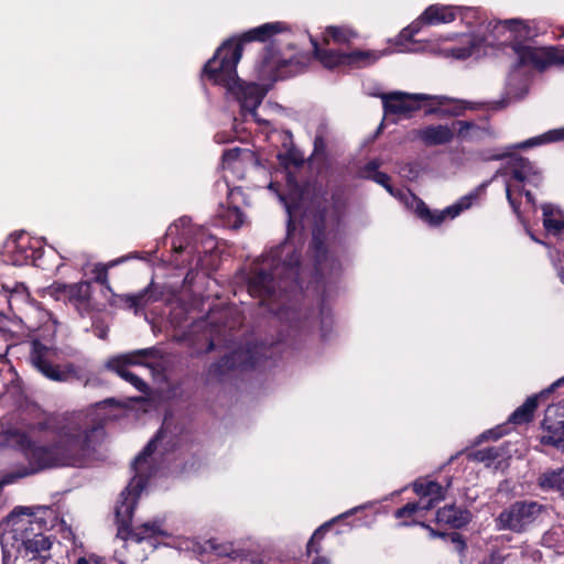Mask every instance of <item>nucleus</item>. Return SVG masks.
<instances>
[{
	"mask_svg": "<svg viewBox=\"0 0 564 564\" xmlns=\"http://www.w3.org/2000/svg\"><path fill=\"white\" fill-rule=\"evenodd\" d=\"M36 429L56 434L53 443L32 445L26 449V457L32 468L23 467L4 475L0 480V490L15 480L32 475L37 470L54 467H86L105 435L101 423L94 422L87 415L55 416L50 415L37 422Z\"/></svg>",
	"mask_w": 564,
	"mask_h": 564,
	"instance_id": "1",
	"label": "nucleus"
},
{
	"mask_svg": "<svg viewBox=\"0 0 564 564\" xmlns=\"http://www.w3.org/2000/svg\"><path fill=\"white\" fill-rule=\"evenodd\" d=\"M282 250L279 248L264 257L257 264L248 279V291L251 296L260 299L261 305H268L269 311L281 322L289 324L292 332L301 327L311 328L307 316L302 319V313L291 304V293L297 291L300 273V253L292 251L281 261Z\"/></svg>",
	"mask_w": 564,
	"mask_h": 564,
	"instance_id": "2",
	"label": "nucleus"
},
{
	"mask_svg": "<svg viewBox=\"0 0 564 564\" xmlns=\"http://www.w3.org/2000/svg\"><path fill=\"white\" fill-rule=\"evenodd\" d=\"M242 55V44L225 42L204 66V74L217 85H223L240 104L241 110L256 116L258 106L267 91L256 83L241 80L237 75V64Z\"/></svg>",
	"mask_w": 564,
	"mask_h": 564,
	"instance_id": "3",
	"label": "nucleus"
},
{
	"mask_svg": "<svg viewBox=\"0 0 564 564\" xmlns=\"http://www.w3.org/2000/svg\"><path fill=\"white\" fill-rule=\"evenodd\" d=\"M162 434L163 432L159 431L155 437L148 443L144 449L132 463L135 476L128 487L121 492V499L118 501L116 507L117 536L121 540H132L139 543L145 539L163 533L161 530V522L158 520L148 521L138 527L131 528V520L138 497L147 482V479L143 476V465L156 449L158 442L161 440Z\"/></svg>",
	"mask_w": 564,
	"mask_h": 564,
	"instance_id": "4",
	"label": "nucleus"
},
{
	"mask_svg": "<svg viewBox=\"0 0 564 564\" xmlns=\"http://www.w3.org/2000/svg\"><path fill=\"white\" fill-rule=\"evenodd\" d=\"M268 348L264 344H247L232 352L225 355L220 360L209 367V375L221 377L231 370H247L261 364L263 358H268Z\"/></svg>",
	"mask_w": 564,
	"mask_h": 564,
	"instance_id": "5",
	"label": "nucleus"
},
{
	"mask_svg": "<svg viewBox=\"0 0 564 564\" xmlns=\"http://www.w3.org/2000/svg\"><path fill=\"white\" fill-rule=\"evenodd\" d=\"M46 355L47 348L44 345L34 341L29 360L30 364L45 378L57 382L77 380L83 381L85 386L88 384L89 378L83 373L79 367L72 362L65 364L64 366L53 365L46 358Z\"/></svg>",
	"mask_w": 564,
	"mask_h": 564,
	"instance_id": "6",
	"label": "nucleus"
},
{
	"mask_svg": "<svg viewBox=\"0 0 564 564\" xmlns=\"http://www.w3.org/2000/svg\"><path fill=\"white\" fill-rule=\"evenodd\" d=\"M31 508L19 507L15 508L9 516V523H11V530L6 534L7 539H12L15 542H20V546L26 545V540H35L43 533L45 522L33 518Z\"/></svg>",
	"mask_w": 564,
	"mask_h": 564,
	"instance_id": "7",
	"label": "nucleus"
},
{
	"mask_svg": "<svg viewBox=\"0 0 564 564\" xmlns=\"http://www.w3.org/2000/svg\"><path fill=\"white\" fill-rule=\"evenodd\" d=\"M541 511L542 506L535 501H516L499 514L498 528L521 532L538 518Z\"/></svg>",
	"mask_w": 564,
	"mask_h": 564,
	"instance_id": "8",
	"label": "nucleus"
},
{
	"mask_svg": "<svg viewBox=\"0 0 564 564\" xmlns=\"http://www.w3.org/2000/svg\"><path fill=\"white\" fill-rule=\"evenodd\" d=\"M512 47L518 55L517 67L533 65L538 69L543 70L551 64L564 65V53H560L555 47L534 48L520 43L514 44Z\"/></svg>",
	"mask_w": 564,
	"mask_h": 564,
	"instance_id": "9",
	"label": "nucleus"
},
{
	"mask_svg": "<svg viewBox=\"0 0 564 564\" xmlns=\"http://www.w3.org/2000/svg\"><path fill=\"white\" fill-rule=\"evenodd\" d=\"M542 427L546 434L542 436L541 442L564 452V403L546 408Z\"/></svg>",
	"mask_w": 564,
	"mask_h": 564,
	"instance_id": "10",
	"label": "nucleus"
},
{
	"mask_svg": "<svg viewBox=\"0 0 564 564\" xmlns=\"http://www.w3.org/2000/svg\"><path fill=\"white\" fill-rule=\"evenodd\" d=\"M386 113L408 116L420 108V101L432 99L429 95L391 93L381 95Z\"/></svg>",
	"mask_w": 564,
	"mask_h": 564,
	"instance_id": "11",
	"label": "nucleus"
},
{
	"mask_svg": "<svg viewBox=\"0 0 564 564\" xmlns=\"http://www.w3.org/2000/svg\"><path fill=\"white\" fill-rule=\"evenodd\" d=\"M75 306L80 315L89 313L93 310L91 304V282L80 281L66 288V299Z\"/></svg>",
	"mask_w": 564,
	"mask_h": 564,
	"instance_id": "12",
	"label": "nucleus"
},
{
	"mask_svg": "<svg viewBox=\"0 0 564 564\" xmlns=\"http://www.w3.org/2000/svg\"><path fill=\"white\" fill-rule=\"evenodd\" d=\"M468 199V197H465L459 204L449 206L442 212L435 213H432L423 202H420L416 206V214L421 219L429 223L430 225L437 226L442 224L446 217L454 218L459 215L463 209L469 207V203L467 202Z\"/></svg>",
	"mask_w": 564,
	"mask_h": 564,
	"instance_id": "13",
	"label": "nucleus"
},
{
	"mask_svg": "<svg viewBox=\"0 0 564 564\" xmlns=\"http://www.w3.org/2000/svg\"><path fill=\"white\" fill-rule=\"evenodd\" d=\"M471 512L456 505H447L436 512L438 523H445L454 529H462L471 521Z\"/></svg>",
	"mask_w": 564,
	"mask_h": 564,
	"instance_id": "14",
	"label": "nucleus"
},
{
	"mask_svg": "<svg viewBox=\"0 0 564 564\" xmlns=\"http://www.w3.org/2000/svg\"><path fill=\"white\" fill-rule=\"evenodd\" d=\"M413 132L426 147L447 144L454 139V132L443 124L429 126Z\"/></svg>",
	"mask_w": 564,
	"mask_h": 564,
	"instance_id": "15",
	"label": "nucleus"
},
{
	"mask_svg": "<svg viewBox=\"0 0 564 564\" xmlns=\"http://www.w3.org/2000/svg\"><path fill=\"white\" fill-rule=\"evenodd\" d=\"M326 236L324 229L316 227L313 230L311 249L315 261V271L318 275L325 274V262L327 261V249L325 246Z\"/></svg>",
	"mask_w": 564,
	"mask_h": 564,
	"instance_id": "16",
	"label": "nucleus"
},
{
	"mask_svg": "<svg viewBox=\"0 0 564 564\" xmlns=\"http://www.w3.org/2000/svg\"><path fill=\"white\" fill-rule=\"evenodd\" d=\"M160 356V351L154 348H145V349H138L132 352L119 355L116 357L110 358L109 360H119L121 361L122 366H133V365H144L147 367H151L150 364L144 362L145 359L149 358H158Z\"/></svg>",
	"mask_w": 564,
	"mask_h": 564,
	"instance_id": "17",
	"label": "nucleus"
},
{
	"mask_svg": "<svg viewBox=\"0 0 564 564\" xmlns=\"http://www.w3.org/2000/svg\"><path fill=\"white\" fill-rule=\"evenodd\" d=\"M52 547V541L48 536H45L43 533L37 536L35 540H26V545L24 546L25 553L31 554V560L39 558L45 562L51 557L50 550Z\"/></svg>",
	"mask_w": 564,
	"mask_h": 564,
	"instance_id": "18",
	"label": "nucleus"
},
{
	"mask_svg": "<svg viewBox=\"0 0 564 564\" xmlns=\"http://www.w3.org/2000/svg\"><path fill=\"white\" fill-rule=\"evenodd\" d=\"M106 369L116 372L120 378L131 383L138 391L147 392V383L137 375L129 371L119 360H108L105 365Z\"/></svg>",
	"mask_w": 564,
	"mask_h": 564,
	"instance_id": "19",
	"label": "nucleus"
},
{
	"mask_svg": "<svg viewBox=\"0 0 564 564\" xmlns=\"http://www.w3.org/2000/svg\"><path fill=\"white\" fill-rule=\"evenodd\" d=\"M455 19L452 9L447 7L431 6L421 17V20L429 24L448 23Z\"/></svg>",
	"mask_w": 564,
	"mask_h": 564,
	"instance_id": "20",
	"label": "nucleus"
},
{
	"mask_svg": "<svg viewBox=\"0 0 564 564\" xmlns=\"http://www.w3.org/2000/svg\"><path fill=\"white\" fill-rule=\"evenodd\" d=\"M538 406V395L530 397L525 402L519 406L509 417V422L514 424H522L530 422L533 417V412Z\"/></svg>",
	"mask_w": 564,
	"mask_h": 564,
	"instance_id": "21",
	"label": "nucleus"
},
{
	"mask_svg": "<svg viewBox=\"0 0 564 564\" xmlns=\"http://www.w3.org/2000/svg\"><path fill=\"white\" fill-rule=\"evenodd\" d=\"M315 55L327 68H334L338 65H346L345 53L332 50H321L316 42H313Z\"/></svg>",
	"mask_w": 564,
	"mask_h": 564,
	"instance_id": "22",
	"label": "nucleus"
},
{
	"mask_svg": "<svg viewBox=\"0 0 564 564\" xmlns=\"http://www.w3.org/2000/svg\"><path fill=\"white\" fill-rule=\"evenodd\" d=\"M542 488L555 489L564 492V466L556 470L546 471L539 478Z\"/></svg>",
	"mask_w": 564,
	"mask_h": 564,
	"instance_id": "23",
	"label": "nucleus"
},
{
	"mask_svg": "<svg viewBox=\"0 0 564 564\" xmlns=\"http://www.w3.org/2000/svg\"><path fill=\"white\" fill-rule=\"evenodd\" d=\"M138 301L139 308L145 307L148 304L156 302L162 299L163 290L160 285L151 281V283L142 291L134 294Z\"/></svg>",
	"mask_w": 564,
	"mask_h": 564,
	"instance_id": "24",
	"label": "nucleus"
},
{
	"mask_svg": "<svg viewBox=\"0 0 564 564\" xmlns=\"http://www.w3.org/2000/svg\"><path fill=\"white\" fill-rule=\"evenodd\" d=\"M281 23H265L259 28H256L249 32H247L242 40L243 41H265L267 39L271 37L273 34L281 31Z\"/></svg>",
	"mask_w": 564,
	"mask_h": 564,
	"instance_id": "25",
	"label": "nucleus"
},
{
	"mask_svg": "<svg viewBox=\"0 0 564 564\" xmlns=\"http://www.w3.org/2000/svg\"><path fill=\"white\" fill-rule=\"evenodd\" d=\"M502 30L518 33L519 36H527L528 31L523 25V22L518 19H510L505 21H496L492 26V33L495 36H499Z\"/></svg>",
	"mask_w": 564,
	"mask_h": 564,
	"instance_id": "26",
	"label": "nucleus"
},
{
	"mask_svg": "<svg viewBox=\"0 0 564 564\" xmlns=\"http://www.w3.org/2000/svg\"><path fill=\"white\" fill-rule=\"evenodd\" d=\"M502 451L500 447H487L478 451H474L467 454V458L473 462L486 463L489 465L491 462L501 457Z\"/></svg>",
	"mask_w": 564,
	"mask_h": 564,
	"instance_id": "27",
	"label": "nucleus"
},
{
	"mask_svg": "<svg viewBox=\"0 0 564 564\" xmlns=\"http://www.w3.org/2000/svg\"><path fill=\"white\" fill-rule=\"evenodd\" d=\"M346 65H368L377 59L375 53L370 51H354L351 53H345Z\"/></svg>",
	"mask_w": 564,
	"mask_h": 564,
	"instance_id": "28",
	"label": "nucleus"
},
{
	"mask_svg": "<svg viewBox=\"0 0 564 564\" xmlns=\"http://www.w3.org/2000/svg\"><path fill=\"white\" fill-rule=\"evenodd\" d=\"M327 35H329L336 43H348L351 39L357 36V33L346 26H328L326 29Z\"/></svg>",
	"mask_w": 564,
	"mask_h": 564,
	"instance_id": "29",
	"label": "nucleus"
},
{
	"mask_svg": "<svg viewBox=\"0 0 564 564\" xmlns=\"http://www.w3.org/2000/svg\"><path fill=\"white\" fill-rule=\"evenodd\" d=\"M434 98L437 100V104L440 106H444L448 102H457L458 105L452 111L453 116H462L467 108L468 109H478L481 106L480 104H473V102H467V101H463V100H455V99H452L446 96H440V97H434Z\"/></svg>",
	"mask_w": 564,
	"mask_h": 564,
	"instance_id": "30",
	"label": "nucleus"
},
{
	"mask_svg": "<svg viewBox=\"0 0 564 564\" xmlns=\"http://www.w3.org/2000/svg\"><path fill=\"white\" fill-rule=\"evenodd\" d=\"M414 491L421 496H434L435 499H437V500L444 499L443 487L438 482H435V481H430L425 485H423V484L415 485Z\"/></svg>",
	"mask_w": 564,
	"mask_h": 564,
	"instance_id": "31",
	"label": "nucleus"
},
{
	"mask_svg": "<svg viewBox=\"0 0 564 564\" xmlns=\"http://www.w3.org/2000/svg\"><path fill=\"white\" fill-rule=\"evenodd\" d=\"M116 263V261H111L108 264L96 263L93 270V273L95 274L94 281L106 286L108 290H111L108 281V270Z\"/></svg>",
	"mask_w": 564,
	"mask_h": 564,
	"instance_id": "32",
	"label": "nucleus"
},
{
	"mask_svg": "<svg viewBox=\"0 0 564 564\" xmlns=\"http://www.w3.org/2000/svg\"><path fill=\"white\" fill-rule=\"evenodd\" d=\"M221 216L227 221V225L234 229L239 228L243 224V214L237 206L228 207Z\"/></svg>",
	"mask_w": 564,
	"mask_h": 564,
	"instance_id": "33",
	"label": "nucleus"
},
{
	"mask_svg": "<svg viewBox=\"0 0 564 564\" xmlns=\"http://www.w3.org/2000/svg\"><path fill=\"white\" fill-rule=\"evenodd\" d=\"M544 219L543 225L549 232H553L554 235L558 234L564 229V219L558 220L551 217V215L544 209L543 213Z\"/></svg>",
	"mask_w": 564,
	"mask_h": 564,
	"instance_id": "34",
	"label": "nucleus"
},
{
	"mask_svg": "<svg viewBox=\"0 0 564 564\" xmlns=\"http://www.w3.org/2000/svg\"><path fill=\"white\" fill-rule=\"evenodd\" d=\"M457 124L459 126L458 130V137L462 139L468 138V131L473 130L475 132L482 131L476 123L473 121H457Z\"/></svg>",
	"mask_w": 564,
	"mask_h": 564,
	"instance_id": "35",
	"label": "nucleus"
},
{
	"mask_svg": "<svg viewBox=\"0 0 564 564\" xmlns=\"http://www.w3.org/2000/svg\"><path fill=\"white\" fill-rule=\"evenodd\" d=\"M519 167H514L512 170V177L517 180L518 182H523L525 180V174L523 172V169L529 166L530 162L527 159L520 158L518 160Z\"/></svg>",
	"mask_w": 564,
	"mask_h": 564,
	"instance_id": "36",
	"label": "nucleus"
},
{
	"mask_svg": "<svg viewBox=\"0 0 564 564\" xmlns=\"http://www.w3.org/2000/svg\"><path fill=\"white\" fill-rule=\"evenodd\" d=\"M417 509H419L417 503H415V502L406 503L405 506H403L402 508H400L395 511V518L400 519V518H404V517H410L414 512H416Z\"/></svg>",
	"mask_w": 564,
	"mask_h": 564,
	"instance_id": "37",
	"label": "nucleus"
},
{
	"mask_svg": "<svg viewBox=\"0 0 564 564\" xmlns=\"http://www.w3.org/2000/svg\"><path fill=\"white\" fill-rule=\"evenodd\" d=\"M69 285L70 284L55 282L48 289L50 294L55 296L57 300H59L61 296L66 299V288H69Z\"/></svg>",
	"mask_w": 564,
	"mask_h": 564,
	"instance_id": "38",
	"label": "nucleus"
},
{
	"mask_svg": "<svg viewBox=\"0 0 564 564\" xmlns=\"http://www.w3.org/2000/svg\"><path fill=\"white\" fill-rule=\"evenodd\" d=\"M501 436H502V432H500L499 427L494 429V430H488L477 437L476 444H480L481 442L488 441V440H498Z\"/></svg>",
	"mask_w": 564,
	"mask_h": 564,
	"instance_id": "39",
	"label": "nucleus"
},
{
	"mask_svg": "<svg viewBox=\"0 0 564 564\" xmlns=\"http://www.w3.org/2000/svg\"><path fill=\"white\" fill-rule=\"evenodd\" d=\"M373 181L378 184L386 187L390 193H392V188L390 186V176L383 172H376L372 176Z\"/></svg>",
	"mask_w": 564,
	"mask_h": 564,
	"instance_id": "40",
	"label": "nucleus"
},
{
	"mask_svg": "<svg viewBox=\"0 0 564 564\" xmlns=\"http://www.w3.org/2000/svg\"><path fill=\"white\" fill-rule=\"evenodd\" d=\"M451 542L456 546V550L458 552H463L466 547V543L462 536V534L457 533V532H453L451 534H447V536Z\"/></svg>",
	"mask_w": 564,
	"mask_h": 564,
	"instance_id": "41",
	"label": "nucleus"
},
{
	"mask_svg": "<svg viewBox=\"0 0 564 564\" xmlns=\"http://www.w3.org/2000/svg\"><path fill=\"white\" fill-rule=\"evenodd\" d=\"M121 300L126 303V305L129 307V308H132L134 310V312L137 313L140 308H139V305H138V301H137V297L134 294H126V295H122L121 296Z\"/></svg>",
	"mask_w": 564,
	"mask_h": 564,
	"instance_id": "42",
	"label": "nucleus"
},
{
	"mask_svg": "<svg viewBox=\"0 0 564 564\" xmlns=\"http://www.w3.org/2000/svg\"><path fill=\"white\" fill-rule=\"evenodd\" d=\"M546 141L564 140V129L551 130L544 135Z\"/></svg>",
	"mask_w": 564,
	"mask_h": 564,
	"instance_id": "43",
	"label": "nucleus"
},
{
	"mask_svg": "<svg viewBox=\"0 0 564 564\" xmlns=\"http://www.w3.org/2000/svg\"><path fill=\"white\" fill-rule=\"evenodd\" d=\"M326 150V142L322 135H316L314 139V153L323 154Z\"/></svg>",
	"mask_w": 564,
	"mask_h": 564,
	"instance_id": "44",
	"label": "nucleus"
},
{
	"mask_svg": "<svg viewBox=\"0 0 564 564\" xmlns=\"http://www.w3.org/2000/svg\"><path fill=\"white\" fill-rule=\"evenodd\" d=\"M239 153H240V149H238V148H235V149H231V150H227L223 154V160L225 162L235 161L239 156Z\"/></svg>",
	"mask_w": 564,
	"mask_h": 564,
	"instance_id": "45",
	"label": "nucleus"
},
{
	"mask_svg": "<svg viewBox=\"0 0 564 564\" xmlns=\"http://www.w3.org/2000/svg\"><path fill=\"white\" fill-rule=\"evenodd\" d=\"M421 525L429 530L430 535L432 538H443L444 539V538L447 536V533L436 531L433 528H431L429 524H425V523L422 522Z\"/></svg>",
	"mask_w": 564,
	"mask_h": 564,
	"instance_id": "46",
	"label": "nucleus"
},
{
	"mask_svg": "<svg viewBox=\"0 0 564 564\" xmlns=\"http://www.w3.org/2000/svg\"><path fill=\"white\" fill-rule=\"evenodd\" d=\"M318 535V531H316L313 536L310 539L308 543H307V553H311V552H318V550L315 547V539L317 538Z\"/></svg>",
	"mask_w": 564,
	"mask_h": 564,
	"instance_id": "47",
	"label": "nucleus"
},
{
	"mask_svg": "<svg viewBox=\"0 0 564 564\" xmlns=\"http://www.w3.org/2000/svg\"><path fill=\"white\" fill-rule=\"evenodd\" d=\"M564 383V377L552 383L546 390L541 392V395L552 392L556 387Z\"/></svg>",
	"mask_w": 564,
	"mask_h": 564,
	"instance_id": "48",
	"label": "nucleus"
},
{
	"mask_svg": "<svg viewBox=\"0 0 564 564\" xmlns=\"http://www.w3.org/2000/svg\"><path fill=\"white\" fill-rule=\"evenodd\" d=\"M471 48L470 47H466V48H460L458 50V53H457V57L458 58H467L471 55Z\"/></svg>",
	"mask_w": 564,
	"mask_h": 564,
	"instance_id": "49",
	"label": "nucleus"
},
{
	"mask_svg": "<svg viewBox=\"0 0 564 564\" xmlns=\"http://www.w3.org/2000/svg\"><path fill=\"white\" fill-rule=\"evenodd\" d=\"M377 167H378V164H377L375 161L369 162V163L367 164V166H366V169H367L368 171H371V172H375V173H376V172H378V171H377Z\"/></svg>",
	"mask_w": 564,
	"mask_h": 564,
	"instance_id": "50",
	"label": "nucleus"
},
{
	"mask_svg": "<svg viewBox=\"0 0 564 564\" xmlns=\"http://www.w3.org/2000/svg\"><path fill=\"white\" fill-rule=\"evenodd\" d=\"M312 564H329V562L325 557L317 556Z\"/></svg>",
	"mask_w": 564,
	"mask_h": 564,
	"instance_id": "51",
	"label": "nucleus"
},
{
	"mask_svg": "<svg viewBox=\"0 0 564 564\" xmlns=\"http://www.w3.org/2000/svg\"><path fill=\"white\" fill-rule=\"evenodd\" d=\"M524 196L529 203H532V204L534 203V197L530 191H525Z\"/></svg>",
	"mask_w": 564,
	"mask_h": 564,
	"instance_id": "52",
	"label": "nucleus"
},
{
	"mask_svg": "<svg viewBox=\"0 0 564 564\" xmlns=\"http://www.w3.org/2000/svg\"><path fill=\"white\" fill-rule=\"evenodd\" d=\"M506 192H507V199H508V202H509V203H512V200H514V199L512 198V195H511V191H510V186H509V185L507 186V191H506Z\"/></svg>",
	"mask_w": 564,
	"mask_h": 564,
	"instance_id": "53",
	"label": "nucleus"
},
{
	"mask_svg": "<svg viewBox=\"0 0 564 564\" xmlns=\"http://www.w3.org/2000/svg\"><path fill=\"white\" fill-rule=\"evenodd\" d=\"M506 192H507V199H508V202H509V203H512V200H514V199L512 198V195H511V191H510V186H509V185L507 186V191H506Z\"/></svg>",
	"mask_w": 564,
	"mask_h": 564,
	"instance_id": "54",
	"label": "nucleus"
},
{
	"mask_svg": "<svg viewBox=\"0 0 564 564\" xmlns=\"http://www.w3.org/2000/svg\"><path fill=\"white\" fill-rule=\"evenodd\" d=\"M76 564H90L86 557H79Z\"/></svg>",
	"mask_w": 564,
	"mask_h": 564,
	"instance_id": "55",
	"label": "nucleus"
},
{
	"mask_svg": "<svg viewBox=\"0 0 564 564\" xmlns=\"http://www.w3.org/2000/svg\"><path fill=\"white\" fill-rule=\"evenodd\" d=\"M214 348H215V344H214V341H213V340H210V341H209V344H208V346H207L206 351H207V352H209V351L214 350Z\"/></svg>",
	"mask_w": 564,
	"mask_h": 564,
	"instance_id": "56",
	"label": "nucleus"
},
{
	"mask_svg": "<svg viewBox=\"0 0 564 564\" xmlns=\"http://www.w3.org/2000/svg\"><path fill=\"white\" fill-rule=\"evenodd\" d=\"M435 500H436L435 498H434V499H431V500L429 501V503L424 507V509L429 510V509L433 508V503H434V501H435Z\"/></svg>",
	"mask_w": 564,
	"mask_h": 564,
	"instance_id": "57",
	"label": "nucleus"
},
{
	"mask_svg": "<svg viewBox=\"0 0 564 564\" xmlns=\"http://www.w3.org/2000/svg\"><path fill=\"white\" fill-rule=\"evenodd\" d=\"M503 107V101H498L496 104V108L499 109V108H502Z\"/></svg>",
	"mask_w": 564,
	"mask_h": 564,
	"instance_id": "58",
	"label": "nucleus"
},
{
	"mask_svg": "<svg viewBox=\"0 0 564 564\" xmlns=\"http://www.w3.org/2000/svg\"><path fill=\"white\" fill-rule=\"evenodd\" d=\"M510 205L513 207V209L517 212L518 209V205L514 200H512V203H510Z\"/></svg>",
	"mask_w": 564,
	"mask_h": 564,
	"instance_id": "59",
	"label": "nucleus"
},
{
	"mask_svg": "<svg viewBox=\"0 0 564 564\" xmlns=\"http://www.w3.org/2000/svg\"><path fill=\"white\" fill-rule=\"evenodd\" d=\"M105 402L112 403V402H115V400L113 399H108Z\"/></svg>",
	"mask_w": 564,
	"mask_h": 564,
	"instance_id": "60",
	"label": "nucleus"
},
{
	"mask_svg": "<svg viewBox=\"0 0 564 564\" xmlns=\"http://www.w3.org/2000/svg\"><path fill=\"white\" fill-rule=\"evenodd\" d=\"M561 280L564 283V272L561 273Z\"/></svg>",
	"mask_w": 564,
	"mask_h": 564,
	"instance_id": "61",
	"label": "nucleus"
}]
</instances>
